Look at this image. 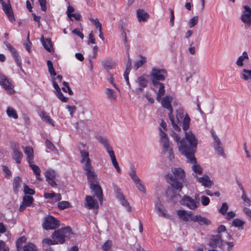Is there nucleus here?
Segmentation results:
<instances>
[{"label":"nucleus","instance_id":"obj_23","mask_svg":"<svg viewBox=\"0 0 251 251\" xmlns=\"http://www.w3.org/2000/svg\"><path fill=\"white\" fill-rule=\"evenodd\" d=\"M56 173L51 169H49L45 173V177L48 183L53 188L56 187V184L55 181Z\"/></svg>","mask_w":251,"mask_h":251},{"label":"nucleus","instance_id":"obj_31","mask_svg":"<svg viewBox=\"0 0 251 251\" xmlns=\"http://www.w3.org/2000/svg\"><path fill=\"white\" fill-rule=\"evenodd\" d=\"M193 221L198 222L201 225H208L211 223L209 219L205 217H201L200 215H194Z\"/></svg>","mask_w":251,"mask_h":251},{"label":"nucleus","instance_id":"obj_54","mask_svg":"<svg viewBox=\"0 0 251 251\" xmlns=\"http://www.w3.org/2000/svg\"><path fill=\"white\" fill-rule=\"evenodd\" d=\"M55 95L62 102H66L68 101V98L64 96L62 93L61 92V90L55 92Z\"/></svg>","mask_w":251,"mask_h":251},{"label":"nucleus","instance_id":"obj_51","mask_svg":"<svg viewBox=\"0 0 251 251\" xmlns=\"http://www.w3.org/2000/svg\"><path fill=\"white\" fill-rule=\"evenodd\" d=\"M47 66L48 68V70L50 74L52 75H56V74L54 71V69L53 67L52 63L50 60L47 61Z\"/></svg>","mask_w":251,"mask_h":251},{"label":"nucleus","instance_id":"obj_22","mask_svg":"<svg viewBox=\"0 0 251 251\" xmlns=\"http://www.w3.org/2000/svg\"><path fill=\"white\" fill-rule=\"evenodd\" d=\"M44 197L48 200V202L53 204L59 201L62 199L61 195L59 193H55L53 192L50 193L45 192Z\"/></svg>","mask_w":251,"mask_h":251},{"label":"nucleus","instance_id":"obj_15","mask_svg":"<svg viewBox=\"0 0 251 251\" xmlns=\"http://www.w3.org/2000/svg\"><path fill=\"white\" fill-rule=\"evenodd\" d=\"M0 2L2 5V9L6 14L9 21L10 22L14 21L15 19L9 1L7 0H0Z\"/></svg>","mask_w":251,"mask_h":251},{"label":"nucleus","instance_id":"obj_5","mask_svg":"<svg viewBox=\"0 0 251 251\" xmlns=\"http://www.w3.org/2000/svg\"><path fill=\"white\" fill-rule=\"evenodd\" d=\"M73 235V232L70 226H66L55 230L51 237L56 244H63L66 239L70 238Z\"/></svg>","mask_w":251,"mask_h":251},{"label":"nucleus","instance_id":"obj_11","mask_svg":"<svg viewBox=\"0 0 251 251\" xmlns=\"http://www.w3.org/2000/svg\"><path fill=\"white\" fill-rule=\"evenodd\" d=\"M42 226L46 230L54 229L59 226V221L52 216H48L44 218Z\"/></svg>","mask_w":251,"mask_h":251},{"label":"nucleus","instance_id":"obj_7","mask_svg":"<svg viewBox=\"0 0 251 251\" xmlns=\"http://www.w3.org/2000/svg\"><path fill=\"white\" fill-rule=\"evenodd\" d=\"M168 76L167 71L158 66H153L150 73V77L151 82L164 81Z\"/></svg>","mask_w":251,"mask_h":251},{"label":"nucleus","instance_id":"obj_42","mask_svg":"<svg viewBox=\"0 0 251 251\" xmlns=\"http://www.w3.org/2000/svg\"><path fill=\"white\" fill-rule=\"evenodd\" d=\"M6 114L9 118L17 119L18 118L16 110L11 107H8L6 110Z\"/></svg>","mask_w":251,"mask_h":251},{"label":"nucleus","instance_id":"obj_37","mask_svg":"<svg viewBox=\"0 0 251 251\" xmlns=\"http://www.w3.org/2000/svg\"><path fill=\"white\" fill-rule=\"evenodd\" d=\"M190 118H189L188 114H186L185 116L183 119L182 123V128L185 132L188 131L187 130L190 127Z\"/></svg>","mask_w":251,"mask_h":251},{"label":"nucleus","instance_id":"obj_19","mask_svg":"<svg viewBox=\"0 0 251 251\" xmlns=\"http://www.w3.org/2000/svg\"><path fill=\"white\" fill-rule=\"evenodd\" d=\"M0 84L9 94H12L14 91L13 86L11 82L3 74L0 73Z\"/></svg>","mask_w":251,"mask_h":251},{"label":"nucleus","instance_id":"obj_41","mask_svg":"<svg viewBox=\"0 0 251 251\" xmlns=\"http://www.w3.org/2000/svg\"><path fill=\"white\" fill-rule=\"evenodd\" d=\"M146 62V58L145 57L141 56L139 60L135 61L133 65V68L135 70H137L140 67H142Z\"/></svg>","mask_w":251,"mask_h":251},{"label":"nucleus","instance_id":"obj_59","mask_svg":"<svg viewBox=\"0 0 251 251\" xmlns=\"http://www.w3.org/2000/svg\"><path fill=\"white\" fill-rule=\"evenodd\" d=\"M24 191L25 194H28L30 195H34L35 191L33 189L28 187L26 185L24 186Z\"/></svg>","mask_w":251,"mask_h":251},{"label":"nucleus","instance_id":"obj_60","mask_svg":"<svg viewBox=\"0 0 251 251\" xmlns=\"http://www.w3.org/2000/svg\"><path fill=\"white\" fill-rule=\"evenodd\" d=\"M2 170L4 173L5 177L7 178H10L11 176V172L8 168L5 166L2 167Z\"/></svg>","mask_w":251,"mask_h":251},{"label":"nucleus","instance_id":"obj_3","mask_svg":"<svg viewBox=\"0 0 251 251\" xmlns=\"http://www.w3.org/2000/svg\"><path fill=\"white\" fill-rule=\"evenodd\" d=\"M167 129L166 123L162 121L159 128L160 143L162 147L163 152L168 156L169 160L172 161L174 158V155L172 148V144L169 142L168 137L165 132Z\"/></svg>","mask_w":251,"mask_h":251},{"label":"nucleus","instance_id":"obj_38","mask_svg":"<svg viewBox=\"0 0 251 251\" xmlns=\"http://www.w3.org/2000/svg\"><path fill=\"white\" fill-rule=\"evenodd\" d=\"M21 186V178L19 176L14 178L13 187L15 193H17Z\"/></svg>","mask_w":251,"mask_h":251},{"label":"nucleus","instance_id":"obj_35","mask_svg":"<svg viewBox=\"0 0 251 251\" xmlns=\"http://www.w3.org/2000/svg\"><path fill=\"white\" fill-rule=\"evenodd\" d=\"M131 68V60L130 59V58L129 57H128L127 62L126 64V68L124 73V76L125 79L126 81L127 85H128L129 87H130V84L129 81L128 75L129 74Z\"/></svg>","mask_w":251,"mask_h":251},{"label":"nucleus","instance_id":"obj_2","mask_svg":"<svg viewBox=\"0 0 251 251\" xmlns=\"http://www.w3.org/2000/svg\"><path fill=\"white\" fill-rule=\"evenodd\" d=\"M173 137L177 143L178 150L182 154L185 156L194 155L198 141L191 131L185 132V136L181 139L176 133L173 134Z\"/></svg>","mask_w":251,"mask_h":251},{"label":"nucleus","instance_id":"obj_52","mask_svg":"<svg viewBox=\"0 0 251 251\" xmlns=\"http://www.w3.org/2000/svg\"><path fill=\"white\" fill-rule=\"evenodd\" d=\"M29 33H28V34L27 35V40L25 41V42L24 43V45L25 48V50H26V51L30 53L31 51V43L29 41Z\"/></svg>","mask_w":251,"mask_h":251},{"label":"nucleus","instance_id":"obj_33","mask_svg":"<svg viewBox=\"0 0 251 251\" xmlns=\"http://www.w3.org/2000/svg\"><path fill=\"white\" fill-rule=\"evenodd\" d=\"M249 55L246 51H244L242 53V54L239 56L236 61V65L239 67H242L244 65V62L246 60L249 59Z\"/></svg>","mask_w":251,"mask_h":251},{"label":"nucleus","instance_id":"obj_29","mask_svg":"<svg viewBox=\"0 0 251 251\" xmlns=\"http://www.w3.org/2000/svg\"><path fill=\"white\" fill-rule=\"evenodd\" d=\"M222 243L221 235L220 234H217L211 236L209 245L211 247H219L221 245Z\"/></svg>","mask_w":251,"mask_h":251},{"label":"nucleus","instance_id":"obj_47","mask_svg":"<svg viewBox=\"0 0 251 251\" xmlns=\"http://www.w3.org/2000/svg\"><path fill=\"white\" fill-rule=\"evenodd\" d=\"M245 224V221L240 219L235 218L232 221V225L235 227H240Z\"/></svg>","mask_w":251,"mask_h":251},{"label":"nucleus","instance_id":"obj_39","mask_svg":"<svg viewBox=\"0 0 251 251\" xmlns=\"http://www.w3.org/2000/svg\"><path fill=\"white\" fill-rule=\"evenodd\" d=\"M104 92L108 99L111 100H116L117 96L113 90L108 88H106L104 89Z\"/></svg>","mask_w":251,"mask_h":251},{"label":"nucleus","instance_id":"obj_13","mask_svg":"<svg viewBox=\"0 0 251 251\" xmlns=\"http://www.w3.org/2000/svg\"><path fill=\"white\" fill-rule=\"evenodd\" d=\"M187 159V162L192 164V169L195 174V176L197 177V175H201L202 173V168L197 163L196 158L194 155L186 156Z\"/></svg>","mask_w":251,"mask_h":251},{"label":"nucleus","instance_id":"obj_50","mask_svg":"<svg viewBox=\"0 0 251 251\" xmlns=\"http://www.w3.org/2000/svg\"><path fill=\"white\" fill-rule=\"evenodd\" d=\"M214 148L218 155L224 157H226V154L222 147V145L221 146L214 147Z\"/></svg>","mask_w":251,"mask_h":251},{"label":"nucleus","instance_id":"obj_57","mask_svg":"<svg viewBox=\"0 0 251 251\" xmlns=\"http://www.w3.org/2000/svg\"><path fill=\"white\" fill-rule=\"evenodd\" d=\"M198 16H195L192 18L189 22V27L192 28L195 26L198 23Z\"/></svg>","mask_w":251,"mask_h":251},{"label":"nucleus","instance_id":"obj_49","mask_svg":"<svg viewBox=\"0 0 251 251\" xmlns=\"http://www.w3.org/2000/svg\"><path fill=\"white\" fill-rule=\"evenodd\" d=\"M89 20L92 23L93 25L98 29L102 28L101 24L97 18L94 19L92 17L89 18Z\"/></svg>","mask_w":251,"mask_h":251},{"label":"nucleus","instance_id":"obj_53","mask_svg":"<svg viewBox=\"0 0 251 251\" xmlns=\"http://www.w3.org/2000/svg\"><path fill=\"white\" fill-rule=\"evenodd\" d=\"M64 87H62V90L64 92H68L70 95H72L73 94V91L71 90L70 88L68 85V83L65 81L63 83Z\"/></svg>","mask_w":251,"mask_h":251},{"label":"nucleus","instance_id":"obj_16","mask_svg":"<svg viewBox=\"0 0 251 251\" xmlns=\"http://www.w3.org/2000/svg\"><path fill=\"white\" fill-rule=\"evenodd\" d=\"M135 83L138 85V87L134 90V93L138 94L142 92L143 89L147 86L148 79L145 75L139 76L135 81Z\"/></svg>","mask_w":251,"mask_h":251},{"label":"nucleus","instance_id":"obj_9","mask_svg":"<svg viewBox=\"0 0 251 251\" xmlns=\"http://www.w3.org/2000/svg\"><path fill=\"white\" fill-rule=\"evenodd\" d=\"M128 174L132 179L137 188L141 192L146 193V188L143 184V182L137 175L136 168L134 165L130 166V170Z\"/></svg>","mask_w":251,"mask_h":251},{"label":"nucleus","instance_id":"obj_27","mask_svg":"<svg viewBox=\"0 0 251 251\" xmlns=\"http://www.w3.org/2000/svg\"><path fill=\"white\" fill-rule=\"evenodd\" d=\"M136 15L139 22H145L150 18V15L144 10L141 9L136 10Z\"/></svg>","mask_w":251,"mask_h":251},{"label":"nucleus","instance_id":"obj_1","mask_svg":"<svg viewBox=\"0 0 251 251\" xmlns=\"http://www.w3.org/2000/svg\"><path fill=\"white\" fill-rule=\"evenodd\" d=\"M81 146L84 150L80 151V162L83 165V169L85 171L91 189L94 193L95 196L98 198L100 203H101L103 200L102 191L97 182V176L94 172L91 160L89 158V154L87 151L88 147L84 144H81Z\"/></svg>","mask_w":251,"mask_h":251},{"label":"nucleus","instance_id":"obj_21","mask_svg":"<svg viewBox=\"0 0 251 251\" xmlns=\"http://www.w3.org/2000/svg\"><path fill=\"white\" fill-rule=\"evenodd\" d=\"M155 211L160 217L167 219H169L171 217L170 215L168 213L167 210L160 201L155 204Z\"/></svg>","mask_w":251,"mask_h":251},{"label":"nucleus","instance_id":"obj_14","mask_svg":"<svg viewBox=\"0 0 251 251\" xmlns=\"http://www.w3.org/2000/svg\"><path fill=\"white\" fill-rule=\"evenodd\" d=\"M12 153V157L17 164H20L23 158V154L20 151V147L19 144L14 143L11 146Z\"/></svg>","mask_w":251,"mask_h":251},{"label":"nucleus","instance_id":"obj_43","mask_svg":"<svg viewBox=\"0 0 251 251\" xmlns=\"http://www.w3.org/2000/svg\"><path fill=\"white\" fill-rule=\"evenodd\" d=\"M29 165L30 167H31L33 172L36 175V178L38 180H41V179L40 177V173H41L40 169L37 166L33 164L32 163V162H30V163H29Z\"/></svg>","mask_w":251,"mask_h":251},{"label":"nucleus","instance_id":"obj_56","mask_svg":"<svg viewBox=\"0 0 251 251\" xmlns=\"http://www.w3.org/2000/svg\"><path fill=\"white\" fill-rule=\"evenodd\" d=\"M242 199L246 203V205L248 206H251V201L247 197L245 193L244 190H243V194L241 196Z\"/></svg>","mask_w":251,"mask_h":251},{"label":"nucleus","instance_id":"obj_61","mask_svg":"<svg viewBox=\"0 0 251 251\" xmlns=\"http://www.w3.org/2000/svg\"><path fill=\"white\" fill-rule=\"evenodd\" d=\"M66 108L69 112L71 116L72 117H73L74 113L76 110V107L75 106L67 105Z\"/></svg>","mask_w":251,"mask_h":251},{"label":"nucleus","instance_id":"obj_46","mask_svg":"<svg viewBox=\"0 0 251 251\" xmlns=\"http://www.w3.org/2000/svg\"><path fill=\"white\" fill-rule=\"evenodd\" d=\"M26 238L25 236L19 238L16 243V246L17 248V251H20L22 250V244L26 242Z\"/></svg>","mask_w":251,"mask_h":251},{"label":"nucleus","instance_id":"obj_62","mask_svg":"<svg viewBox=\"0 0 251 251\" xmlns=\"http://www.w3.org/2000/svg\"><path fill=\"white\" fill-rule=\"evenodd\" d=\"M111 246L112 242L108 240L102 246V249L104 251H108L110 249Z\"/></svg>","mask_w":251,"mask_h":251},{"label":"nucleus","instance_id":"obj_48","mask_svg":"<svg viewBox=\"0 0 251 251\" xmlns=\"http://www.w3.org/2000/svg\"><path fill=\"white\" fill-rule=\"evenodd\" d=\"M57 205L58 208L61 210H63L71 206L70 203L67 201H62L59 202L57 203Z\"/></svg>","mask_w":251,"mask_h":251},{"label":"nucleus","instance_id":"obj_32","mask_svg":"<svg viewBox=\"0 0 251 251\" xmlns=\"http://www.w3.org/2000/svg\"><path fill=\"white\" fill-rule=\"evenodd\" d=\"M39 115L42 121L51 126H54L52 120L46 112L44 111H41L39 112Z\"/></svg>","mask_w":251,"mask_h":251},{"label":"nucleus","instance_id":"obj_25","mask_svg":"<svg viewBox=\"0 0 251 251\" xmlns=\"http://www.w3.org/2000/svg\"><path fill=\"white\" fill-rule=\"evenodd\" d=\"M6 47L9 50L11 53L13 58H14V60L15 62H16L17 65L21 67L22 65V60L21 59V57L18 54V53L17 52L16 49L13 48L9 43H7L5 44Z\"/></svg>","mask_w":251,"mask_h":251},{"label":"nucleus","instance_id":"obj_55","mask_svg":"<svg viewBox=\"0 0 251 251\" xmlns=\"http://www.w3.org/2000/svg\"><path fill=\"white\" fill-rule=\"evenodd\" d=\"M212 136L214 140L213 147L217 146H221L222 145L220 139L216 134H215L214 133H212Z\"/></svg>","mask_w":251,"mask_h":251},{"label":"nucleus","instance_id":"obj_6","mask_svg":"<svg viewBox=\"0 0 251 251\" xmlns=\"http://www.w3.org/2000/svg\"><path fill=\"white\" fill-rule=\"evenodd\" d=\"M173 100V97L170 95H167L163 98H160V100L158 101L161 104V105L169 111L168 113V116L171 122L173 127L177 130L180 129V128L177 126V124L179 123V120L177 119L176 120L174 118L173 115V107L171 104V103Z\"/></svg>","mask_w":251,"mask_h":251},{"label":"nucleus","instance_id":"obj_30","mask_svg":"<svg viewBox=\"0 0 251 251\" xmlns=\"http://www.w3.org/2000/svg\"><path fill=\"white\" fill-rule=\"evenodd\" d=\"M33 199L31 196H25L23 197V203L19 208L20 211H24L25 208L30 205L32 203Z\"/></svg>","mask_w":251,"mask_h":251},{"label":"nucleus","instance_id":"obj_40","mask_svg":"<svg viewBox=\"0 0 251 251\" xmlns=\"http://www.w3.org/2000/svg\"><path fill=\"white\" fill-rule=\"evenodd\" d=\"M42 42L44 47L47 51L49 52L52 51V46L50 39L46 38L44 39Z\"/></svg>","mask_w":251,"mask_h":251},{"label":"nucleus","instance_id":"obj_12","mask_svg":"<svg viewBox=\"0 0 251 251\" xmlns=\"http://www.w3.org/2000/svg\"><path fill=\"white\" fill-rule=\"evenodd\" d=\"M114 190L116 192V198L118 200L120 204L125 208L127 211H131V207L130 206L129 202L126 200L124 194L121 192V189L118 187H115Z\"/></svg>","mask_w":251,"mask_h":251},{"label":"nucleus","instance_id":"obj_8","mask_svg":"<svg viewBox=\"0 0 251 251\" xmlns=\"http://www.w3.org/2000/svg\"><path fill=\"white\" fill-rule=\"evenodd\" d=\"M96 139L104 146L111 158L113 166L116 168L117 166H119L114 152L107 138L101 136H96Z\"/></svg>","mask_w":251,"mask_h":251},{"label":"nucleus","instance_id":"obj_34","mask_svg":"<svg viewBox=\"0 0 251 251\" xmlns=\"http://www.w3.org/2000/svg\"><path fill=\"white\" fill-rule=\"evenodd\" d=\"M240 76L245 81L251 80V69H243L240 73Z\"/></svg>","mask_w":251,"mask_h":251},{"label":"nucleus","instance_id":"obj_24","mask_svg":"<svg viewBox=\"0 0 251 251\" xmlns=\"http://www.w3.org/2000/svg\"><path fill=\"white\" fill-rule=\"evenodd\" d=\"M197 181L201 183L202 186L206 188H211L213 185V180H211L206 175H204L201 177L197 176Z\"/></svg>","mask_w":251,"mask_h":251},{"label":"nucleus","instance_id":"obj_64","mask_svg":"<svg viewBox=\"0 0 251 251\" xmlns=\"http://www.w3.org/2000/svg\"><path fill=\"white\" fill-rule=\"evenodd\" d=\"M243 212L245 215L251 220V209L248 207H244Z\"/></svg>","mask_w":251,"mask_h":251},{"label":"nucleus","instance_id":"obj_10","mask_svg":"<svg viewBox=\"0 0 251 251\" xmlns=\"http://www.w3.org/2000/svg\"><path fill=\"white\" fill-rule=\"evenodd\" d=\"M181 205L186 206L188 209L192 210H196L199 206V201L197 199H193L190 196L185 195L180 201Z\"/></svg>","mask_w":251,"mask_h":251},{"label":"nucleus","instance_id":"obj_63","mask_svg":"<svg viewBox=\"0 0 251 251\" xmlns=\"http://www.w3.org/2000/svg\"><path fill=\"white\" fill-rule=\"evenodd\" d=\"M228 210V205L227 204L226 202H224L222 204L221 207L219 210V212L222 213L223 215H225L226 213V211Z\"/></svg>","mask_w":251,"mask_h":251},{"label":"nucleus","instance_id":"obj_17","mask_svg":"<svg viewBox=\"0 0 251 251\" xmlns=\"http://www.w3.org/2000/svg\"><path fill=\"white\" fill-rule=\"evenodd\" d=\"M153 90L156 93L157 97L156 100L157 101L160 100V98H162L164 96L165 91V86L163 83H161V81L156 82H151Z\"/></svg>","mask_w":251,"mask_h":251},{"label":"nucleus","instance_id":"obj_28","mask_svg":"<svg viewBox=\"0 0 251 251\" xmlns=\"http://www.w3.org/2000/svg\"><path fill=\"white\" fill-rule=\"evenodd\" d=\"M101 64L103 67L107 71L113 69L115 68L116 64L111 58H107L101 61Z\"/></svg>","mask_w":251,"mask_h":251},{"label":"nucleus","instance_id":"obj_4","mask_svg":"<svg viewBox=\"0 0 251 251\" xmlns=\"http://www.w3.org/2000/svg\"><path fill=\"white\" fill-rule=\"evenodd\" d=\"M172 174H168L167 178L171 186L176 190H181L183 187L182 183L177 180H182L185 177V174L184 170L180 168H173L172 169Z\"/></svg>","mask_w":251,"mask_h":251},{"label":"nucleus","instance_id":"obj_44","mask_svg":"<svg viewBox=\"0 0 251 251\" xmlns=\"http://www.w3.org/2000/svg\"><path fill=\"white\" fill-rule=\"evenodd\" d=\"M186 114H187L185 113L184 110L182 108H179L176 111V118H175L174 117V118L175 119V120H176L177 119L179 120V122H180L179 118L180 119L184 118V117L185 116ZM179 123H178L177 124V125Z\"/></svg>","mask_w":251,"mask_h":251},{"label":"nucleus","instance_id":"obj_58","mask_svg":"<svg viewBox=\"0 0 251 251\" xmlns=\"http://www.w3.org/2000/svg\"><path fill=\"white\" fill-rule=\"evenodd\" d=\"M201 204L204 206H207L209 204L210 199L205 196H202L201 198Z\"/></svg>","mask_w":251,"mask_h":251},{"label":"nucleus","instance_id":"obj_26","mask_svg":"<svg viewBox=\"0 0 251 251\" xmlns=\"http://www.w3.org/2000/svg\"><path fill=\"white\" fill-rule=\"evenodd\" d=\"M86 207L89 209H98L99 204L98 201L90 196H87L85 197Z\"/></svg>","mask_w":251,"mask_h":251},{"label":"nucleus","instance_id":"obj_45","mask_svg":"<svg viewBox=\"0 0 251 251\" xmlns=\"http://www.w3.org/2000/svg\"><path fill=\"white\" fill-rule=\"evenodd\" d=\"M23 251H37V249L34 244L28 243L23 247Z\"/></svg>","mask_w":251,"mask_h":251},{"label":"nucleus","instance_id":"obj_18","mask_svg":"<svg viewBox=\"0 0 251 251\" xmlns=\"http://www.w3.org/2000/svg\"><path fill=\"white\" fill-rule=\"evenodd\" d=\"M241 20L245 24L250 26L251 24V8L248 5H245L241 16Z\"/></svg>","mask_w":251,"mask_h":251},{"label":"nucleus","instance_id":"obj_20","mask_svg":"<svg viewBox=\"0 0 251 251\" xmlns=\"http://www.w3.org/2000/svg\"><path fill=\"white\" fill-rule=\"evenodd\" d=\"M176 214L179 219L184 222L193 221L194 215L191 211L185 210H178Z\"/></svg>","mask_w":251,"mask_h":251},{"label":"nucleus","instance_id":"obj_36","mask_svg":"<svg viewBox=\"0 0 251 251\" xmlns=\"http://www.w3.org/2000/svg\"><path fill=\"white\" fill-rule=\"evenodd\" d=\"M24 152L27 156V161L28 163L32 162L33 159V150L30 147H26L24 149Z\"/></svg>","mask_w":251,"mask_h":251}]
</instances>
